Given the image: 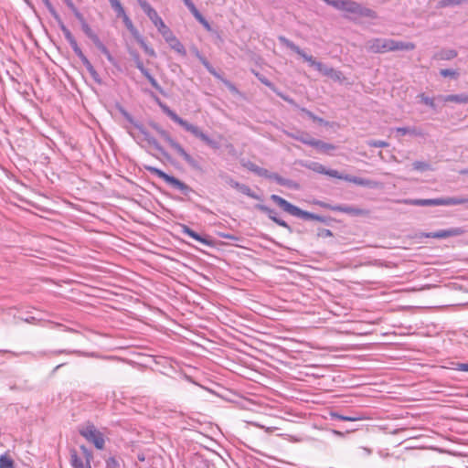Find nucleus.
Returning <instances> with one entry per match:
<instances>
[{
	"mask_svg": "<svg viewBox=\"0 0 468 468\" xmlns=\"http://www.w3.org/2000/svg\"><path fill=\"white\" fill-rule=\"evenodd\" d=\"M412 165L415 170H420V171H424L429 168L428 164L423 163V162H419V161L414 162Z\"/></svg>",
	"mask_w": 468,
	"mask_h": 468,
	"instance_id": "51",
	"label": "nucleus"
},
{
	"mask_svg": "<svg viewBox=\"0 0 468 468\" xmlns=\"http://www.w3.org/2000/svg\"><path fill=\"white\" fill-rule=\"evenodd\" d=\"M269 179L272 180V181H275L277 184H279L281 186H287L290 183L289 180H286V179L282 178L281 176H279L276 173H272L271 175H270V178Z\"/></svg>",
	"mask_w": 468,
	"mask_h": 468,
	"instance_id": "36",
	"label": "nucleus"
},
{
	"mask_svg": "<svg viewBox=\"0 0 468 468\" xmlns=\"http://www.w3.org/2000/svg\"><path fill=\"white\" fill-rule=\"evenodd\" d=\"M81 28L88 37L94 34L90 27L87 24V22H83V24H81Z\"/></svg>",
	"mask_w": 468,
	"mask_h": 468,
	"instance_id": "56",
	"label": "nucleus"
},
{
	"mask_svg": "<svg viewBox=\"0 0 468 468\" xmlns=\"http://www.w3.org/2000/svg\"><path fill=\"white\" fill-rule=\"evenodd\" d=\"M208 72H209L210 74H212L213 76H215L216 78L222 80H223V82H224L228 87H229L230 89H234V86H233V85H232L229 80H223V79L221 78V76H220V75L216 71V69H215L214 68H211V69H210V70H208Z\"/></svg>",
	"mask_w": 468,
	"mask_h": 468,
	"instance_id": "48",
	"label": "nucleus"
},
{
	"mask_svg": "<svg viewBox=\"0 0 468 468\" xmlns=\"http://www.w3.org/2000/svg\"><path fill=\"white\" fill-rule=\"evenodd\" d=\"M317 205H319L320 207H324V208H328L330 210H332V207H335V206H332L330 204H327V203H324V202H322V201H319L316 203Z\"/></svg>",
	"mask_w": 468,
	"mask_h": 468,
	"instance_id": "63",
	"label": "nucleus"
},
{
	"mask_svg": "<svg viewBox=\"0 0 468 468\" xmlns=\"http://www.w3.org/2000/svg\"><path fill=\"white\" fill-rule=\"evenodd\" d=\"M219 176L221 177L222 180H224V182L226 184H228L229 186H230L231 187H233L235 189H236V185H239V182L235 181L232 177H230L229 176H228L226 174H220Z\"/></svg>",
	"mask_w": 468,
	"mask_h": 468,
	"instance_id": "41",
	"label": "nucleus"
},
{
	"mask_svg": "<svg viewBox=\"0 0 468 468\" xmlns=\"http://www.w3.org/2000/svg\"><path fill=\"white\" fill-rule=\"evenodd\" d=\"M437 99L443 102L468 103V94L440 95Z\"/></svg>",
	"mask_w": 468,
	"mask_h": 468,
	"instance_id": "18",
	"label": "nucleus"
},
{
	"mask_svg": "<svg viewBox=\"0 0 468 468\" xmlns=\"http://www.w3.org/2000/svg\"><path fill=\"white\" fill-rule=\"evenodd\" d=\"M76 55L81 60V62L85 66V68L91 64L90 61L88 59V58L84 55L82 50L80 51L79 53H77Z\"/></svg>",
	"mask_w": 468,
	"mask_h": 468,
	"instance_id": "53",
	"label": "nucleus"
},
{
	"mask_svg": "<svg viewBox=\"0 0 468 468\" xmlns=\"http://www.w3.org/2000/svg\"><path fill=\"white\" fill-rule=\"evenodd\" d=\"M366 48L373 53H386L397 50H413L415 45L411 42L397 41L389 38H372L367 41Z\"/></svg>",
	"mask_w": 468,
	"mask_h": 468,
	"instance_id": "1",
	"label": "nucleus"
},
{
	"mask_svg": "<svg viewBox=\"0 0 468 468\" xmlns=\"http://www.w3.org/2000/svg\"><path fill=\"white\" fill-rule=\"evenodd\" d=\"M109 2L111 3V5L114 11L117 13L118 16L125 12L120 0H109Z\"/></svg>",
	"mask_w": 468,
	"mask_h": 468,
	"instance_id": "35",
	"label": "nucleus"
},
{
	"mask_svg": "<svg viewBox=\"0 0 468 468\" xmlns=\"http://www.w3.org/2000/svg\"><path fill=\"white\" fill-rule=\"evenodd\" d=\"M120 16L122 17V20H123V23H124L125 27H127V29L131 32V34L134 37V38L136 40L138 39V37H142L139 34L138 30L134 27L132 20L125 14V12L123 14H122Z\"/></svg>",
	"mask_w": 468,
	"mask_h": 468,
	"instance_id": "26",
	"label": "nucleus"
},
{
	"mask_svg": "<svg viewBox=\"0 0 468 468\" xmlns=\"http://www.w3.org/2000/svg\"><path fill=\"white\" fill-rule=\"evenodd\" d=\"M0 468H15V463L7 453L0 456Z\"/></svg>",
	"mask_w": 468,
	"mask_h": 468,
	"instance_id": "30",
	"label": "nucleus"
},
{
	"mask_svg": "<svg viewBox=\"0 0 468 468\" xmlns=\"http://www.w3.org/2000/svg\"><path fill=\"white\" fill-rule=\"evenodd\" d=\"M339 176L340 177H338V179H343L345 181L354 183V184H356L357 186H366V187H369V188H377L380 186V184L377 181L363 178V177L354 176H350V175H343L341 173H339Z\"/></svg>",
	"mask_w": 468,
	"mask_h": 468,
	"instance_id": "11",
	"label": "nucleus"
},
{
	"mask_svg": "<svg viewBox=\"0 0 468 468\" xmlns=\"http://www.w3.org/2000/svg\"><path fill=\"white\" fill-rule=\"evenodd\" d=\"M129 54L133 59L136 68L141 71V73L147 79L153 88L159 90L160 86L157 80L150 74L149 70L144 68V63L140 58L139 53L134 49H130Z\"/></svg>",
	"mask_w": 468,
	"mask_h": 468,
	"instance_id": "8",
	"label": "nucleus"
},
{
	"mask_svg": "<svg viewBox=\"0 0 468 468\" xmlns=\"http://www.w3.org/2000/svg\"><path fill=\"white\" fill-rule=\"evenodd\" d=\"M59 354H80L79 351H67V350H57L50 352V355L57 356Z\"/></svg>",
	"mask_w": 468,
	"mask_h": 468,
	"instance_id": "59",
	"label": "nucleus"
},
{
	"mask_svg": "<svg viewBox=\"0 0 468 468\" xmlns=\"http://www.w3.org/2000/svg\"><path fill=\"white\" fill-rule=\"evenodd\" d=\"M86 69L89 71V73L90 74V76L92 77V79L100 83L101 82V80L99 78V74L98 72L96 71V69H94V67L92 66V64H90V66L86 67Z\"/></svg>",
	"mask_w": 468,
	"mask_h": 468,
	"instance_id": "45",
	"label": "nucleus"
},
{
	"mask_svg": "<svg viewBox=\"0 0 468 468\" xmlns=\"http://www.w3.org/2000/svg\"><path fill=\"white\" fill-rule=\"evenodd\" d=\"M464 230L461 228H452L449 229H441L434 232L422 233L421 237L433 239H446L449 237H457L463 235Z\"/></svg>",
	"mask_w": 468,
	"mask_h": 468,
	"instance_id": "10",
	"label": "nucleus"
},
{
	"mask_svg": "<svg viewBox=\"0 0 468 468\" xmlns=\"http://www.w3.org/2000/svg\"><path fill=\"white\" fill-rule=\"evenodd\" d=\"M151 126L156 133L174 149L178 155H180L191 167L197 168V162L184 149V147L172 138L170 133L164 130L157 123H151Z\"/></svg>",
	"mask_w": 468,
	"mask_h": 468,
	"instance_id": "3",
	"label": "nucleus"
},
{
	"mask_svg": "<svg viewBox=\"0 0 468 468\" xmlns=\"http://www.w3.org/2000/svg\"><path fill=\"white\" fill-rule=\"evenodd\" d=\"M89 38L93 42V44L99 50H104V48H106V46L101 41V39L95 33L91 35Z\"/></svg>",
	"mask_w": 468,
	"mask_h": 468,
	"instance_id": "38",
	"label": "nucleus"
},
{
	"mask_svg": "<svg viewBox=\"0 0 468 468\" xmlns=\"http://www.w3.org/2000/svg\"><path fill=\"white\" fill-rule=\"evenodd\" d=\"M303 143L316 148L318 151H320L322 153H328L329 151L335 149V145H333L331 144L324 143V142H323L321 140H317V139H311L310 141H303Z\"/></svg>",
	"mask_w": 468,
	"mask_h": 468,
	"instance_id": "19",
	"label": "nucleus"
},
{
	"mask_svg": "<svg viewBox=\"0 0 468 468\" xmlns=\"http://www.w3.org/2000/svg\"><path fill=\"white\" fill-rule=\"evenodd\" d=\"M186 5L189 9V11L192 13V15L195 16V18L207 30L211 31V26L210 24L206 20V18L199 13V11L197 9L196 5L193 4L192 1H186Z\"/></svg>",
	"mask_w": 468,
	"mask_h": 468,
	"instance_id": "17",
	"label": "nucleus"
},
{
	"mask_svg": "<svg viewBox=\"0 0 468 468\" xmlns=\"http://www.w3.org/2000/svg\"><path fill=\"white\" fill-rule=\"evenodd\" d=\"M148 170L158 176L159 178L163 179L165 182H166L168 185H170L172 187L180 190L184 195H187L192 189L190 186H188L184 182L180 181L179 179L176 178L175 176H169L164 171L155 168V167H148Z\"/></svg>",
	"mask_w": 468,
	"mask_h": 468,
	"instance_id": "6",
	"label": "nucleus"
},
{
	"mask_svg": "<svg viewBox=\"0 0 468 468\" xmlns=\"http://www.w3.org/2000/svg\"><path fill=\"white\" fill-rule=\"evenodd\" d=\"M135 127L139 129L140 133L144 136V139L150 145H152L155 150H157L163 156L168 158V154L166 153V151L161 146L157 140L150 134L149 132H147L142 125L135 124Z\"/></svg>",
	"mask_w": 468,
	"mask_h": 468,
	"instance_id": "12",
	"label": "nucleus"
},
{
	"mask_svg": "<svg viewBox=\"0 0 468 468\" xmlns=\"http://www.w3.org/2000/svg\"><path fill=\"white\" fill-rule=\"evenodd\" d=\"M102 54H104L110 63H112L113 66H116V60L110 53L109 49L107 48H104V50L101 51Z\"/></svg>",
	"mask_w": 468,
	"mask_h": 468,
	"instance_id": "55",
	"label": "nucleus"
},
{
	"mask_svg": "<svg viewBox=\"0 0 468 468\" xmlns=\"http://www.w3.org/2000/svg\"><path fill=\"white\" fill-rule=\"evenodd\" d=\"M165 40L169 44L172 49H174L182 56H186V51L184 45L176 38V37L173 33H171L169 37L165 38Z\"/></svg>",
	"mask_w": 468,
	"mask_h": 468,
	"instance_id": "20",
	"label": "nucleus"
},
{
	"mask_svg": "<svg viewBox=\"0 0 468 468\" xmlns=\"http://www.w3.org/2000/svg\"><path fill=\"white\" fill-rule=\"evenodd\" d=\"M314 68L316 70H318L324 76H326L328 78H331L333 80H337L341 79L342 73L340 71H337V70L334 69L333 68L328 67L325 64L317 62V64Z\"/></svg>",
	"mask_w": 468,
	"mask_h": 468,
	"instance_id": "14",
	"label": "nucleus"
},
{
	"mask_svg": "<svg viewBox=\"0 0 468 468\" xmlns=\"http://www.w3.org/2000/svg\"><path fill=\"white\" fill-rule=\"evenodd\" d=\"M467 199L460 198L457 197H441V198H430V199H422V198H407L399 200V203H403L406 205L411 206H456L464 204Z\"/></svg>",
	"mask_w": 468,
	"mask_h": 468,
	"instance_id": "4",
	"label": "nucleus"
},
{
	"mask_svg": "<svg viewBox=\"0 0 468 468\" xmlns=\"http://www.w3.org/2000/svg\"><path fill=\"white\" fill-rule=\"evenodd\" d=\"M122 115L125 117V119H126L127 121H129L130 122H133V118H132V116H131V115H130L126 111L122 110Z\"/></svg>",
	"mask_w": 468,
	"mask_h": 468,
	"instance_id": "64",
	"label": "nucleus"
},
{
	"mask_svg": "<svg viewBox=\"0 0 468 468\" xmlns=\"http://www.w3.org/2000/svg\"><path fill=\"white\" fill-rule=\"evenodd\" d=\"M145 14L153 22V24L156 27L159 33L163 36L164 38H166L170 36L171 33H173L153 7L147 10Z\"/></svg>",
	"mask_w": 468,
	"mask_h": 468,
	"instance_id": "9",
	"label": "nucleus"
},
{
	"mask_svg": "<svg viewBox=\"0 0 468 468\" xmlns=\"http://www.w3.org/2000/svg\"><path fill=\"white\" fill-rule=\"evenodd\" d=\"M137 2L144 13L150 8H152L150 4L146 0H137Z\"/></svg>",
	"mask_w": 468,
	"mask_h": 468,
	"instance_id": "57",
	"label": "nucleus"
},
{
	"mask_svg": "<svg viewBox=\"0 0 468 468\" xmlns=\"http://www.w3.org/2000/svg\"><path fill=\"white\" fill-rule=\"evenodd\" d=\"M346 12L356 15L360 17L377 18V13L354 1H346Z\"/></svg>",
	"mask_w": 468,
	"mask_h": 468,
	"instance_id": "7",
	"label": "nucleus"
},
{
	"mask_svg": "<svg viewBox=\"0 0 468 468\" xmlns=\"http://www.w3.org/2000/svg\"><path fill=\"white\" fill-rule=\"evenodd\" d=\"M80 434L98 450H102L105 445L103 434L91 422H87L80 427Z\"/></svg>",
	"mask_w": 468,
	"mask_h": 468,
	"instance_id": "5",
	"label": "nucleus"
},
{
	"mask_svg": "<svg viewBox=\"0 0 468 468\" xmlns=\"http://www.w3.org/2000/svg\"><path fill=\"white\" fill-rule=\"evenodd\" d=\"M271 200H272L276 205H278L283 211L292 214V204L289 203L282 197L278 195H271Z\"/></svg>",
	"mask_w": 468,
	"mask_h": 468,
	"instance_id": "23",
	"label": "nucleus"
},
{
	"mask_svg": "<svg viewBox=\"0 0 468 468\" xmlns=\"http://www.w3.org/2000/svg\"><path fill=\"white\" fill-rule=\"evenodd\" d=\"M70 459L69 463L72 468H91L90 461L86 460L84 457L81 458L78 455L75 449H71L69 452Z\"/></svg>",
	"mask_w": 468,
	"mask_h": 468,
	"instance_id": "13",
	"label": "nucleus"
},
{
	"mask_svg": "<svg viewBox=\"0 0 468 468\" xmlns=\"http://www.w3.org/2000/svg\"><path fill=\"white\" fill-rule=\"evenodd\" d=\"M208 72H209L210 74H212L213 76H215L216 78L222 80H223V82H224L228 87H229L230 89H234V86H233V85H232L229 80H223V79L221 78V76H220V75L216 71V69H215L214 68H211V69H210V70H208Z\"/></svg>",
	"mask_w": 468,
	"mask_h": 468,
	"instance_id": "47",
	"label": "nucleus"
},
{
	"mask_svg": "<svg viewBox=\"0 0 468 468\" xmlns=\"http://www.w3.org/2000/svg\"><path fill=\"white\" fill-rule=\"evenodd\" d=\"M440 74L442 76V77H452V78H456L458 76V73L457 71L453 70V69H441L440 70Z\"/></svg>",
	"mask_w": 468,
	"mask_h": 468,
	"instance_id": "44",
	"label": "nucleus"
},
{
	"mask_svg": "<svg viewBox=\"0 0 468 468\" xmlns=\"http://www.w3.org/2000/svg\"><path fill=\"white\" fill-rule=\"evenodd\" d=\"M72 12L74 13L76 18L80 22V24H83V22H86L83 16L78 11L77 8H75V10H72Z\"/></svg>",
	"mask_w": 468,
	"mask_h": 468,
	"instance_id": "61",
	"label": "nucleus"
},
{
	"mask_svg": "<svg viewBox=\"0 0 468 468\" xmlns=\"http://www.w3.org/2000/svg\"><path fill=\"white\" fill-rule=\"evenodd\" d=\"M251 170L256 172L260 176H263V177H266L268 179L270 178V175L272 174V173L269 172L267 169L261 168V167H258V166L252 167Z\"/></svg>",
	"mask_w": 468,
	"mask_h": 468,
	"instance_id": "42",
	"label": "nucleus"
},
{
	"mask_svg": "<svg viewBox=\"0 0 468 468\" xmlns=\"http://www.w3.org/2000/svg\"><path fill=\"white\" fill-rule=\"evenodd\" d=\"M308 167L310 169H312L313 171L316 172V173H319V174H323V175H326V176H329L331 177H335V178H338L340 177L339 176V172L337 170H334V169H327L325 166H324L322 164L320 163H317V162H312L310 163V165H308Z\"/></svg>",
	"mask_w": 468,
	"mask_h": 468,
	"instance_id": "16",
	"label": "nucleus"
},
{
	"mask_svg": "<svg viewBox=\"0 0 468 468\" xmlns=\"http://www.w3.org/2000/svg\"><path fill=\"white\" fill-rule=\"evenodd\" d=\"M80 450L83 453V457L88 460V461H90L93 459V454L92 452L84 445H81L80 447Z\"/></svg>",
	"mask_w": 468,
	"mask_h": 468,
	"instance_id": "46",
	"label": "nucleus"
},
{
	"mask_svg": "<svg viewBox=\"0 0 468 468\" xmlns=\"http://www.w3.org/2000/svg\"><path fill=\"white\" fill-rule=\"evenodd\" d=\"M208 72H209L210 74H212L213 76H215L216 78L222 80H223V82H224L228 87H229L230 89H234V86H233V85H232L229 80H223V79L221 78V76H220V75L216 71V69H215L214 68H211V69H210V70H208Z\"/></svg>",
	"mask_w": 468,
	"mask_h": 468,
	"instance_id": "49",
	"label": "nucleus"
},
{
	"mask_svg": "<svg viewBox=\"0 0 468 468\" xmlns=\"http://www.w3.org/2000/svg\"><path fill=\"white\" fill-rule=\"evenodd\" d=\"M463 3V0H441L439 2V7H446L450 5H459Z\"/></svg>",
	"mask_w": 468,
	"mask_h": 468,
	"instance_id": "39",
	"label": "nucleus"
},
{
	"mask_svg": "<svg viewBox=\"0 0 468 468\" xmlns=\"http://www.w3.org/2000/svg\"><path fill=\"white\" fill-rule=\"evenodd\" d=\"M255 208H256L257 210H260V211H261V212H263V213L267 214V215H268V217H269L271 220H273L274 222L278 223L279 225H281V226H286V224H285V222H284V221H282V220H281V219H279V218H277V212H276L274 209H272V208H271V207H267V206H265V205H262V204H257V205H255Z\"/></svg>",
	"mask_w": 468,
	"mask_h": 468,
	"instance_id": "21",
	"label": "nucleus"
},
{
	"mask_svg": "<svg viewBox=\"0 0 468 468\" xmlns=\"http://www.w3.org/2000/svg\"><path fill=\"white\" fill-rule=\"evenodd\" d=\"M332 210L343 212V213L352 215V216H366L368 214L367 210L362 209L359 207H352V206L338 205V206H335V207H332Z\"/></svg>",
	"mask_w": 468,
	"mask_h": 468,
	"instance_id": "15",
	"label": "nucleus"
},
{
	"mask_svg": "<svg viewBox=\"0 0 468 468\" xmlns=\"http://www.w3.org/2000/svg\"><path fill=\"white\" fill-rule=\"evenodd\" d=\"M119 462L114 457H110L106 460V468H118Z\"/></svg>",
	"mask_w": 468,
	"mask_h": 468,
	"instance_id": "50",
	"label": "nucleus"
},
{
	"mask_svg": "<svg viewBox=\"0 0 468 468\" xmlns=\"http://www.w3.org/2000/svg\"><path fill=\"white\" fill-rule=\"evenodd\" d=\"M181 229L182 233L187 235L188 237L194 239L195 240L199 241L203 244H209L208 240L206 238L202 237L198 233L191 229L188 226L181 225Z\"/></svg>",
	"mask_w": 468,
	"mask_h": 468,
	"instance_id": "24",
	"label": "nucleus"
},
{
	"mask_svg": "<svg viewBox=\"0 0 468 468\" xmlns=\"http://www.w3.org/2000/svg\"><path fill=\"white\" fill-rule=\"evenodd\" d=\"M367 145L371 147H388V143L380 140H370L367 142Z\"/></svg>",
	"mask_w": 468,
	"mask_h": 468,
	"instance_id": "43",
	"label": "nucleus"
},
{
	"mask_svg": "<svg viewBox=\"0 0 468 468\" xmlns=\"http://www.w3.org/2000/svg\"><path fill=\"white\" fill-rule=\"evenodd\" d=\"M256 76L263 84L267 86H271V83L264 76H261L260 74H256Z\"/></svg>",
	"mask_w": 468,
	"mask_h": 468,
	"instance_id": "62",
	"label": "nucleus"
},
{
	"mask_svg": "<svg viewBox=\"0 0 468 468\" xmlns=\"http://www.w3.org/2000/svg\"><path fill=\"white\" fill-rule=\"evenodd\" d=\"M347 0H333L331 3V6L335 7L337 10L345 11Z\"/></svg>",
	"mask_w": 468,
	"mask_h": 468,
	"instance_id": "40",
	"label": "nucleus"
},
{
	"mask_svg": "<svg viewBox=\"0 0 468 468\" xmlns=\"http://www.w3.org/2000/svg\"><path fill=\"white\" fill-rule=\"evenodd\" d=\"M58 24H59V27L66 38V40L69 42L70 41L72 38H74L73 35L71 34V32L69 31V29L64 25V23L60 20V21H58Z\"/></svg>",
	"mask_w": 468,
	"mask_h": 468,
	"instance_id": "37",
	"label": "nucleus"
},
{
	"mask_svg": "<svg viewBox=\"0 0 468 468\" xmlns=\"http://www.w3.org/2000/svg\"><path fill=\"white\" fill-rule=\"evenodd\" d=\"M140 46L144 48V52L149 55L150 57H155L156 53L154 50V48H150L144 41V39L142 37H138V39L136 40Z\"/></svg>",
	"mask_w": 468,
	"mask_h": 468,
	"instance_id": "32",
	"label": "nucleus"
},
{
	"mask_svg": "<svg viewBox=\"0 0 468 468\" xmlns=\"http://www.w3.org/2000/svg\"><path fill=\"white\" fill-rule=\"evenodd\" d=\"M294 52L301 56L303 58V60L306 61L311 67L314 68L316 66L318 61H316L313 56L306 54L303 50L300 49L295 46Z\"/></svg>",
	"mask_w": 468,
	"mask_h": 468,
	"instance_id": "29",
	"label": "nucleus"
},
{
	"mask_svg": "<svg viewBox=\"0 0 468 468\" xmlns=\"http://www.w3.org/2000/svg\"><path fill=\"white\" fill-rule=\"evenodd\" d=\"M69 44L70 45L71 48L73 49L74 53L77 54L80 51H81L80 48L79 47L75 37L72 38L70 41H69Z\"/></svg>",
	"mask_w": 468,
	"mask_h": 468,
	"instance_id": "58",
	"label": "nucleus"
},
{
	"mask_svg": "<svg viewBox=\"0 0 468 468\" xmlns=\"http://www.w3.org/2000/svg\"><path fill=\"white\" fill-rule=\"evenodd\" d=\"M457 55H458V53L455 49L449 48V49H441V51L437 52L434 55V58L436 59H441V60H450V59L456 58Z\"/></svg>",
	"mask_w": 468,
	"mask_h": 468,
	"instance_id": "25",
	"label": "nucleus"
},
{
	"mask_svg": "<svg viewBox=\"0 0 468 468\" xmlns=\"http://www.w3.org/2000/svg\"><path fill=\"white\" fill-rule=\"evenodd\" d=\"M236 189H237L239 192H240V193H242V194H244V195H246V196H248V197H251V198H254V199H260V197H259L258 195H256V194H255V193H254V192L250 188V186H247V185H244V184H240V183H239V185H236Z\"/></svg>",
	"mask_w": 468,
	"mask_h": 468,
	"instance_id": "28",
	"label": "nucleus"
},
{
	"mask_svg": "<svg viewBox=\"0 0 468 468\" xmlns=\"http://www.w3.org/2000/svg\"><path fill=\"white\" fill-rule=\"evenodd\" d=\"M418 97L420 98V102L424 103L425 105L432 109H435L436 105L433 98H430L426 96L424 93L420 94Z\"/></svg>",
	"mask_w": 468,
	"mask_h": 468,
	"instance_id": "34",
	"label": "nucleus"
},
{
	"mask_svg": "<svg viewBox=\"0 0 468 468\" xmlns=\"http://www.w3.org/2000/svg\"><path fill=\"white\" fill-rule=\"evenodd\" d=\"M336 418L341 420L345 421H356L361 420L358 416H343V415H336Z\"/></svg>",
	"mask_w": 468,
	"mask_h": 468,
	"instance_id": "52",
	"label": "nucleus"
},
{
	"mask_svg": "<svg viewBox=\"0 0 468 468\" xmlns=\"http://www.w3.org/2000/svg\"><path fill=\"white\" fill-rule=\"evenodd\" d=\"M396 133L399 135H414V136H420L422 135V133L420 129L416 127H398L396 128Z\"/></svg>",
	"mask_w": 468,
	"mask_h": 468,
	"instance_id": "27",
	"label": "nucleus"
},
{
	"mask_svg": "<svg viewBox=\"0 0 468 468\" xmlns=\"http://www.w3.org/2000/svg\"><path fill=\"white\" fill-rule=\"evenodd\" d=\"M317 236L320 238H328V237H332L333 233L329 229H318Z\"/></svg>",
	"mask_w": 468,
	"mask_h": 468,
	"instance_id": "54",
	"label": "nucleus"
},
{
	"mask_svg": "<svg viewBox=\"0 0 468 468\" xmlns=\"http://www.w3.org/2000/svg\"><path fill=\"white\" fill-rule=\"evenodd\" d=\"M294 217H298V218H301L305 219V220L314 219V220H317V221H320V222H325L326 221L325 218L318 216V215H315V214H313V213H310V212H307V211H304V210H302L301 208H299V207H297L295 206H294Z\"/></svg>",
	"mask_w": 468,
	"mask_h": 468,
	"instance_id": "22",
	"label": "nucleus"
},
{
	"mask_svg": "<svg viewBox=\"0 0 468 468\" xmlns=\"http://www.w3.org/2000/svg\"><path fill=\"white\" fill-rule=\"evenodd\" d=\"M298 116L302 117V118L308 117V118L312 119L314 122H317L319 123H323L324 122L323 119L314 116L311 112H309V111H307L305 109H302V108L299 109Z\"/></svg>",
	"mask_w": 468,
	"mask_h": 468,
	"instance_id": "31",
	"label": "nucleus"
},
{
	"mask_svg": "<svg viewBox=\"0 0 468 468\" xmlns=\"http://www.w3.org/2000/svg\"><path fill=\"white\" fill-rule=\"evenodd\" d=\"M455 369L459 370V371H467L468 372V364L467 363H457Z\"/></svg>",
	"mask_w": 468,
	"mask_h": 468,
	"instance_id": "60",
	"label": "nucleus"
},
{
	"mask_svg": "<svg viewBox=\"0 0 468 468\" xmlns=\"http://www.w3.org/2000/svg\"><path fill=\"white\" fill-rule=\"evenodd\" d=\"M168 116L177 124L182 126L186 131L191 133L194 136L203 141L207 145L214 150H218L220 147V144L216 140L209 138L197 126L189 123L187 121L179 117L174 111L168 112Z\"/></svg>",
	"mask_w": 468,
	"mask_h": 468,
	"instance_id": "2",
	"label": "nucleus"
},
{
	"mask_svg": "<svg viewBox=\"0 0 468 468\" xmlns=\"http://www.w3.org/2000/svg\"><path fill=\"white\" fill-rule=\"evenodd\" d=\"M46 7L48 8V12L51 14V16L57 20L60 21V16L50 3L49 0H42Z\"/></svg>",
	"mask_w": 468,
	"mask_h": 468,
	"instance_id": "33",
	"label": "nucleus"
}]
</instances>
